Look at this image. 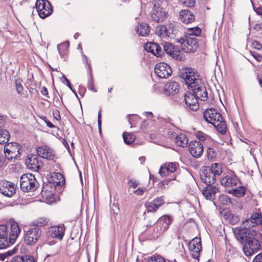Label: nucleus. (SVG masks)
<instances>
[{
	"label": "nucleus",
	"instance_id": "nucleus-1",
	"mask_svg": "<svg viewBox=\"0 0 262 262\" xmlns=\"http://www.w3.org/2000/svg\"><path fill=\"white\" fill-rule=\"evenodd\" d=\"M233 233L236 239L243 245V250L246 256L252 255L260 249L262 234L258 231H245L241 228H234Z\"/></svg>",
	"mask_w": 262,
	"mask_h": 262
},
{
	"label": "nucleus",
	"instance_id": "nucleus-2",
	"mask_svg": "<svg viewBox=\"0 0 262 262\" xmlns=\"http://www.w3.org/2000/svg\"><path fill=\"white\" fill-rule=\"evenodd\" d=\"M179 76L183 78L188 89L202 101L208 98V93L203 80L198 72L194 69L186 68L180 71Z\"/></svg>",
	"mask_w": 262,
	"mask_h": 262
},
{
	"label": "nucleus",
	"instance_id": "nucleus-3",
	"mask_svg": "<svg viewBox=\"0 0 262 262\" xmlns=\"http://www.w3.org/2000/svg\"><path fill=\"white\" fill-rule=\"evenodd\" d=\"M206 121L212 124L216 130L223 135L226 133L227 126L222 115L216 109L210 108L206 110L203 114Z\"/></svg>",
	"mask_w": 262,
	"mask_h": 262
},
{
	"label": "nucleus",
	"instance_id": "nucleus-4",
	"mask_svg": "<svg viewBox=\"0 0 262 262\" xmlns=\"http://www.w3.org/2000/svg\"><path fill=\"white\" fill-rule=\"evenodd\" d=\"M222 165L215 163L210 166L205 167L200 174L202 181L206 185H213L216 180V177L223 173Z\"/></svg>",
	"mask_w": 262,
	"mask_h": 262
},
{
	"label": "nucleus",
	"instance_id": "nucleus-5",
	"mask_svg": "<svg viewBox=\"0 0 262 262\" xmlns=\"http://www.w3.org/2000/svg\"><path fill=\"white\" fill-rule=\"evenodd\" d=\"M39 186L35 176L31 173L24 174L20 178V187L25 192H33L36 190Z\"/></svg>",
	"mask_w": 262,
	"mask_h": 262
},
{
	"label": "nucleus",
	"instance_id": "nucleus-6",
	"mask_svg": "<svg viewBox=\"0 0 262 262\" xmlns=\"http://www.w3.org/2000/svg\"><path fill=\"white\" fill-rule=\"evenodd\" d=\"M167 5V0H158V2L154 3V8L151 13L152 20L156 23H160L166 18L167 13L164 10V7Z\"/></svg>",
	"mask_w": 262,
	"mask_h": 262
},
{
	"label": "nucleus",
	"instance_id": "nucleus-7",
	"mask_svg": "<svg viewBox=\"0 0 262 262\" xmlns=\"http://www.w3.org/2000/svg\"><path fill=\"white\" fill-rule=\"evenodd\" d=\"M222 176L220 179L221 185L225 188H231L235 187L239 182V180L234 172L231 170H223Z\"/></svg>",
	"mask_w": 262,
	"mask_h": 262
},
{
	"label": "nucleus",
	"instance_id": "nucleus-8",
	"mask_svg": "<svg viewBox=\"0 0 262 262\" xmlns=\"http://www.w3.org/2000/svg\"><path fill=\"white\" fill-rule=\"evenodd\" d=\"M24 243L29 246L35 245L40 238L42 230L37 227H30L24 231Z\"/></svg>",
	"mask_w": 262,
	"mask_h": 262
},
{
	"label": "nucleus",
	"instance_id": "nucleus-9",
	"mask_svg": "<svg viewBox=\"0 0 262 262\" xmlns=\"http://www.w3.org/2000/svg\"><path fill=\"white\" fill-rule=\"evenodd\" d=\"M178 42L181 44L182 49L186 53L195 52L199 47V40L193 36H185V38H181Z\"/></svg>",
	"mask_w": 262,
	"mask_h": 262
},
{
	"label": "nucleus",
	"instance_id": "nucleus-10",
	"mask_svg": "<svg viewBox=\"0 0 262 262\" xmlns=\"http://www.w3.org/2000/svg\"><path fill=\"white\" fill-rule=\"evenodd\" d=\"M262 224V215L261 213L256 212L253 213L249 218L242 221V224L240 227L236 228H241L245 231H250L254 230L250 229L255 226Z\"/></svg>",
	"mask_w": 262,
	"mask_h": 262
},
{
	"label": "nucleus",
	"instance_id": "nucleus-11",
	"mask_svg": "<svg viewBox=\"0 0 262 262\" xmlns=\"http://www.w3.org/2000/svg\"><path fill=\"white\" fill-rule=\"evenodd\" d=\"M4 150L5 157L8 160L17 159L22 152L21 146L16 142H11L5 145Z\"/></svg>",
	"mask_w": 262,
	"mask_h": 262
},
{
	"label": "nucleus",
	"instance_id": "nucleus-12",
	"mask_svg": "<svg viewBox=\"0 0 262 262\" xmlns=\"http://www.w3.org/2000/svg\"><path fill=\"white\" fill-rule=\"evenodd\" d=\"M36 9L38 15L42 18H45L53 12L51 3L47 0H37Z\"/></svg>",
	"mask_w": 262,
	"mask_h": 262
},
{
	"label": "nucleus",
	"instance_id": "nucleus-13",
	"mask_svg": "<svg viewBox=\"0 0 262 262\" xmlns=\"http://www.w3.org/2000/svg\"><path fill=\"white\" fill-rule=\"evenodd\" d=\"M163 48L165 53L170 57L177 60H183V54L179 47L176 46L173 43L166 42L163 44Z\"/></svg>",
	"mask_w": 262,
	"mask_h": 262
},
{
	"label": "nucleus",
	"instance_id": "nucleus-14",
	"mask_svg": "<svg viewBox=\"0 0 262 262\" xmlns=\"http://www.w3.org/2000/svg\"><path fill=\"white\" fill-rule=\"evenodd\" d=\"M155 72L161 78H167L172 73L171 67L165 62L157 63L155 68Z\"/></svg>",
	"mask_w": 262,
	"mask_h": 262
},
{
	"label": "nucleus",
	"instance_id": "nucleus-15",
	"mask_svg": "<svg viewBox=\"0 0 262 262\" xmlns=\"http://www.w3.org/2000/svg\"><path fill=\"white\" fill-rule=\"evenodd\" d=\"M16 186L6 181L0 182V193L7 197H12L16 192Z\"/></svg>",
	"mask_w": 262,
	"mask_h": 262
},
{
	"label": "nucleus",
	"instance_id": "nucleus-16",
	"mask_svg": "<svg viewBox=\"0 0 262 262\" xmlns=\"http://www.w3.org/2000/svg\"><path fill=\"white\" fill-rule=\"evenodd\" d=\"M188 246L191 252L192 257L199 260L200 252L202 250L201 238H194L189 242Z\"/></svg>",
	"mask_w": 262,
	"mask_h": 262
},
{
	"label": "nucleus",
	"instance_id": "nucleus-17",
	"mask_svg": "<svg viewBox=\"0 0 262 262\" xmlns=\"http://www.w3.org/2000/svg\"><path fill=\"white\" fill-rule=\"evenodd\" d=\"M198 99L197 97L191 92L186 93L184 98L186 107L193 111L198 110L199 108Z\"/></svg>",
	"mask_w": 262,
	"mask_h": 262
},
{
	"label": "nucleus",
	"instance_id": "nucleus-18",
	"mask_svg": "<svg viewBox=\"0 0 262 262\" xmlns=\"http://www.w3.org/2000/svg\"><path fill=\"white\" fill-rule=\"evenodd\" d=\"M64 231L63 225L54 226L49 228L47 234L49 237L61 241L64 236Z\"/></svg>",
	"mask_w": 262,
	"mask_h": 262
},
{
	"label": "nucleus",
	"instance_id": "nucleus-19",
	"mask_svg": "<svg viewBox=\"0 0 262 262\" xmlns=\"http://www.w3.org/2000/svg\"><path fill=\"white\" fill-rule=\"evenodd\" d=\"M36 151L39 156L49 160H53L55 156L54 150L47 145L38 146Z\"/></svg>",
	"mask_w": 262,
	"mask_h": 262
},
{
	"label": "nucleus",
	"instance_id": "nucleus-20",
	"mask_svg": "<svg viewBox=\"0 0 262 262\" xmlns=\"http://www.w3.org/2000/svg\"><path fill=\"white\" fill-rule=\"evenodd\" d=\"M178 166V164L176 162L165 163L161 166L159 173L162 177H166L170 173H174Z\"/></svg>",
	"mask_w": 262,
	"mask_h": 262
},
{
	"label": "nucleus",
	"instance_id": "nucleus-21",
	"mask_svg": "<svg viewBox=\"0 0 262 262\" xmlns=\"http://www.w3.org/2000/svg\"><path fill=\"white\" fill-rule=\"evenodd\" d=\"M26 164L28 168L34 171H38L40 168L42 163L38 160L36 155L30 154L26 160Z\"/></svg>",
	"mask_w": 262,
	"mask_h": 262
},
{
	"label": "nucleus",
	"instance_id": "nucleus-22",
	"mask_svg": "<svg viewBox=\"0 0 262 262\" xmlns=\"http://www.w3.org/2000/svg\"><path fill=\"white\" fill-rule=\"evenodd\" d=\"M189 150L193 157L199 158L203 154V146L200 141H192L189 144Z\"/></svg>",
	"mask_w": 262,
	"mask_h": 262
},
{
	"label": "nucleus",
	"instance_id": "nucleus-23",
	"mask_svg": "<svg viewBox=\"0 0 262 262\" xmlns=\"http://www.w3.org/2000/svg\"><path fill=\"white\" fill-rule=\"evenodd\" d=\"M218 192L219 188L212 185H207L202 189V194L206 199L209 200L215 199Z\"/></svg>",
	"mask_w": 262,
	"mask_h": 262
},
{
	"label": "nucleus",
	"instance_id": "nucleus-24",
	"mask_svg": "<svg viewBox=\"0 0 262 262\" xmlns=\"http://www.w3.org/2000/svg\"><path fill=\"white\" fill-rule=\"evenodd\" d=\"M56 188L54 183L48 182L47 183H43L42 185L41 194L47 198H51L54 194Z\"/></svg>",
	"mask_w": 262,
	"mask_h": 262
},
{
	"label": "nucleus",
	"instance_id": "nucleus-25",
	"mask_svg": "<svg viewBox=\"0 0 262 262\" xmlns=\"http://www.w3.org/2000/svg\"><path fill=\"white\" fill-rule=\"evenodd\" d=\"M164 201L162 197H158L152 201L145 204V207L147 209V212H156L159 208L163 205Z\"/></svg>",
	"mask_w": 262,
	"mask_h": 262
},
{
	"label": "nucleus",
	"instance_id": "nucleus-26",
	"mask_svg": "<svg viewBox=\"0 0 262 262\" xmlns=\"http://www.w3.org/2000/svg\"><path fill=\"white\" fill-rule=\"evenodd\" d=\"M164 91L167 95H174L179 92V85L178 82L171 81L165 85Z\"/></svg>",
	"mask_w": 262,
	"mask_h": 262
},
{
	"label": "nucleus",
	"instance_id": "nucleus-27",
	"mask_svg": "<svg viewBox=\"0 0 262 262\" xmlns=\"http://www.w3.org/2000/svg\"><path fill=\"white\" fill-rule=\"evenodd\" d=\"M180 19L185 24L191 23L195 20V17L192 12L189 10H182L180 12Z\"/></svg>",
	"mask_w": 262,
	"mask_h": 262
},
{
	"label": "nucleus",
	"instance_id": "nucleus-28",
	"mask_svg": "<svg viewBox=\"0 0 262 262\" xmlns=\"http://www.w3.org/2000/svg\"><path fill=\"white\" fill-rule=\"evenodd\" d=\"M157 222L158 225L166 231L173 222V217L168 215H164L160 217Z\"/></svg>",
	"mask_w": 262,
	"mask_h": 262
},
{
	"label": "nucleus",
	"instance_id": "nucleus-29",
	"mask_svg": "<svg viewBox=\"0 0 262 262\" xmlns=\"http://www.w3.org/2000/svg\"><path fill=\"white\" fill-rule=\"evenodd\" d=\"M20 231L19 227L17 224L13 223L11 225L10 232L8 238L11 244L14 243L20 233Z\"/></svg>",
	"mask_w": 262,
	"mask_h": 262
},
{
	"label": "nucleus",
	"instance_id": "nucleus-30",
	"mask_svg": "<svg viewBox=\"0 0 262 262\" xmlns=\"http://www.w3.org/2000/svg\"><path fill=\"white\" fill-rule=\"evenodd\" d=\"M171 135L175 138L176 142L178 146L184 147L188 144V140L185 135L180 134L177 135L175 133H172Z\"/></svg>",
	"mask_w": 262,
	"mask_h": 262
},
{
	"label": "nucleus",
	"instance_id": "nucleus-31",
	"mask_svg": "<svg viewBox=\"0 0 262 262\" xmlns=\"http://www.w3.org/2000/svg\"><path fill=\"white\" fill-rule=\"evenodd\" d=\"M137 33L140 36H145L150 33V28L148 24L141 23L136 28Z\"/></svg>",
	"mask_w": 262,
	"mask_h": 262
},
{
	"label": "nucleus",
	"instance_id": "nucleus-32",
	"mask_svg": "<svg viewBox=\"0 0 262 262\" xmlns=\"http://www.w3.org/2000/svg\"><path fill=\"white\" fill-rule=\"evenodd\" d=\"M246 189L244 186H238L236 188L228 190V193L237 198L243 197L246 194Z\"/></svg>",
	"mask_w": 262,
	"mask_h": 262
},
{
	"label": "nucleus",
	"instance_id": "nucleus-33",
	"mask_svg": "<svg viewBox=\"0 0 262 262\" xmlns=\"http://www.w3.org/2000/svg\"><path fill=\"white\" fill-rule=\"evenodd\" d=\"M11 262H36L34 257L30 255H17L13 257Z\"/></svg>",
	"mask_w": 262,
	"mask_h": 262
},
{
	"label": "nucleus",
	"instance_id": "nucleus-34",
	"mask_svg": "<svg viewBox=\"0 0 262 262\" xmlns=\"http://www.w3.org/2000/svg\"><path fill=\"white\" fill-rule=\"evenodd\" d=\"M69 43L63 42L57 46L59 54L62 58H66L68 53Z\"/></svg>",
	"mask_w": 262,
	"mask_h": 262
},
{
	"label": "nucleus",
	"instance_id": "nucleus-35",
	"mask_svg": "<svg viewBox=\"0 0 262 262\" xmlns=\"http://www.w3.org/2000/svg\"><path fill=\"white\" fill-rule=\"evenodd\" d=\"M10 138V135L7 130L2 129H0V144H4L7 143Z\"/></svg>",
	"mask_w": 262,
	"mask_h": 262
},
{
	"label": "nucleus",
	"instance_id": "nucleus-36",
	"mask_svg": "<svg viewBox=\"0 0 262 262\" xmlns=\"http://www.w3.org/2000/svg\"><path fill=\"white\" fill-rule=\"evenodd\" d=\"M167 29V25L159 26L156 28V33L161 38L168 37Z\"/></svg>",
	"mask_w": 262,
	"mask_h": 262
},
{
	"label": "nucleus",
	"instance_id": "nucleus-37",
	"mask_svg": "<svg viewBox=\"0 0 262 262\" xmlns=\"http://www.w3.org/2000/svg\"><path fill=\"white\" fill-rule=\"evenodd\" d=\"M202 32L201 29L198 27L187 28L186 34L187 36H198Z\"/></svg>",
	"mask_w": 262,
	"mask_h": 262
},
{
	"label": "nucleus",
	"instance_id": "nucleus-38",
	"mask_svg": "<svg viewBox=\"0 0 262 262\" xmlns=\"http://www.w3.org/2000/svg\"><path fill=\"white\" fill-rule=\"evenodd\" d=\"M48 222L49 220L47 218L39 217L37 220L33 221L31 223V226L33 227H37L38 228H39L47 225Z\"/></svg>",
	"mask_w": 262,
	"mask_h": 262
},
{
	"label": "nucleus",
	"instance_id": "nucleus-39",
	"mask_svg": "<svg viewBox=\"0 0 262 262\" xmlns=\"http://www.w3.org/2000/svg\"><path fill=\"white\" fill-rule=\"evenodd\" d=\"M124 142L127 144H130L134 142L136 136L133 133L124 132L122 135Z\"/></svg>",
	"mask_w": 262,
	"mask_h": 262
},
{
	"label": "nucleus",
	"instance_id": "nucleus-40",
	"mask_svg": "<svg viewBox=\"0 0 262 262\" xmlns=\"http://www.w3.org/2000/svg\"><path fill=\"white\" fill-rule=\"evenodd\" d=\"M165 230L163 229L160 226L158 225V222H157L155 227L154 228V231L152 233V236L155 238H157L161 235Z\"/></svg>",
	"mask_w": 262,
	"mask_h": 262
},
{
	"label": "nucleus",
	"instance_id": "nucleus-41",
	"mask_svg": "<svg viewBox=\"0 0 262 262\" xmlns=\"http://www.w3.org/2000/svg\"><path fill=\"white\" fill-rule=\"evenodd\" d=\"M158 47V44L155 42H149L145 45V49L148 52L151 53L153 55L155 54V49Z\"/></svg>",
	"mask_w": 262,
	"mask_h": 262
},
{
	"label": "nucleus",
	"instance_id": "nucleus-42",
	"mask_svg": "<svg viewBox=\"0 0 262 262\" xmlns=\"http://www.w3.org/2000/svg\"><path fill=\"white\" fill-rule=\"evenodd\" d=\"M167 29L168 37H169L171 34L176 35L178 33V30L173 23H169L167 25Z\"/></svg>",
	"mask_w": 262,
	"mask_h": 262
},
{
	"label": "nucleus",
	"instance_id": "nucleus-43",
	"mask_svg": "<svg viewBox=\"0 0 262 262\" xmlns=\"http://www.w3.org/2000/svg\"><path fill=\"white\" fill-rule=\"evenodd\" d=\"M147 262H167L165 259L159 255H154L147 258Z\"/></svg>",
	"mask_w": 262,
	"mask_h": 262
},
{
	"label": "nucleus",
	"instance_id": "nucleus-44",
	"mask_svg": "<svg viewBox=\"0 0 262 262\" xmlns=\"http://www.w3.org/2000/svg\"><path fill=\"white\" fill-rule=\"evenodd\" d=\"M11 244L7 237H0V249L6 248Z\"/></svg>",
	"mask_w": 262,
	"mask_h": 262
},
{
	"label": "nucleus",
	"instance_id": "nucleus-45",
	"mask_svg": "<svg viewBox=\"0 0 262 262\" xmlns=\"http://www.w3.org/2000/svg\"><path fill=\"white\" fill-rule=\"evenodd\" d=\"M217 153L215 149L213 147H209L207 150V156L209 160H212L216 157Z\"/></svg>",
	"mask_w": 262,
	"mask_h": 262
},
{
	"label": "nucleus",
	"instance_id": "nucleus-46",
	"mask_svg": "<svg viewBox=\"0 0 262 262\" xmlns=\"http://www.w3.org/2000/svg\"><path fill=\"white\" fill-rule=\"evenodd\" d=\"M8 227L5 225H0V237L8 236Z\"/></svg>",
	"mask_w": 262,
	"mask_h": 262
},
{
	"label": "nucleus",
	"instance_id": "nucleus-47",
	"mask_svg": "<svg viewBox=\"0 0 262 262\" xmlns=\"http://www.w3.org/2000/svg\"><path fill=\"white\" fill-rule=\"evenodd\" d=\"M62 78L64 79V81H62V82L66 84L67 85V86L70 89V90L74 93V94L76 96L77 98L79 99L76 92L75 89H73L71 83H70V81L67 78V77L64 76H62Z\"/></svg>",
	"mask_w": 262,
	"mask_h": 262
},
{
	"label": "nucleus",
	"instance_id": "nucleus-48",
	"mask_svg": "<svg viewBox=\"0 0 262 262\" xmlns=\"http://www.w3.org/2000/svg\"><path fill=\"white\" fill-rule=\"evenodd\" d=\"M126 118L128 119V121L129 123L131 125L130 127H132L133 126L132 122V121H133L134 120H137V119H140V117L137 115L128 114L126 116Z\"/></svg>",
	"mask_w": 262,
	"mask_h": 262
},
{
	"label": "nucleus",
	"instance_id": "nucleus-49",
	"mask_svg": "<svg viewBox=\"0 0 262 262\" xmlns=\"http://www.w3.org/2000/svg\"><path fill=\"white\" fill-rule=\"evenodd\" d=\"M176 177L173 174L172 179H166L163 180L162 182V185L164 188H167L169 187V183L171 182L172 180H176Z\"/></svg>",
	"mask_w": 262,
	"mask_h": 262
},
{
	"label": "nucleus",
	"instance_id": "nucleus-50",
	"mask_svg": "<svg viewBox=\"0 0 262 262\" xmlns=\"http://www.w3.org/2000/svg\"><path fill=\"white\" fill-rule=\"evenodd\" d=\"M88 88L89 90L96 92L94 88V81L92 75H91L88 81Z\"/></svg>",
	"mask_w": 262,
	"mask_h": 262
},
{
	"label": "nucleus",
	"instance_id": "nucleus-51",
	"mask_svg": "<svg viewBox=\"0 0 262 262\" xmlns=\"http://www.w3.org/2000/svg\"><path fill=\"white\" fill-rule=\"evenodd\" d=\"M60 247L59 246H55L54 247V251L49 254H48L46 256V257H50V256H55L56 255H57V254H58L60 252Z\"/></svg>",
	"mask_w": 262,
	"mask_h": 262
},
{
	"label": "nucleus",
	"instance_id": "nucleus-52",
	"mask_svg": "<svg viewBox=\"0 0 262 262\" xmlns=\"http://www.w3.org/2000/svg\"><path fill=\"white\" fill-rule=\"evenodd\" d=\"M250 54L257 61L260 62L262 60V55L258 53L251 51Z\"/></svg>",
	"mask_w": 262,
	"mask_h": 262
},
{
	"label": "nucleus",
	"instance_id": "nucleus-53",
	"mask_svg": "<svg viewBox=\"0 0 262 262\" xmlns=\"http://www.w3.org/2000/svg\"><path fill=\"white\" fill-rule=\"evenodd\" d=\"M15 85H16V91H17V93L19 94H21L24 90L22 84H21V83L20 82V81L19 80H15Z\"/></svg>",
	"mask_w": 262,
	"mask_h": 262
},
{
	"label": "nucleus",
	"instance_id": "nucleus-54",
	"mask_svg": "<svg viewBox=\"0 0 262 262\" xmlns=\"http://www.w3.org/2000/svg\"><path fill=\"white\" fill-rule=\"evenodd\" d=\"M252 47L253 48L259 50L262 49V45L258 41L254 40L252 42Z\"/></svg>",
	"mask_w": 262,
	"mask_h": 262
},
{
	"label": "nucleus",
	"instance_id": "nucleus-55",
	"mask_svg": "<svg viewBox=\"0 0 262 262\" xmlns=\"http://www.w3.org/2000/svg\"><path fill=\"white\" fill-rule=\"evenodd\" d=\"M182 3L189 7H193L195 3V0H182Z\"/></svg>",
	"mask_w": 262,
	"mask_h": 262
},
{
	"label": "nucleus",
	"instance_id": "nucleus-56",
	"mask_svg": "<svg viewBox=\"0 0 262 262\" xmlns=\"http://www.w3.org/2000/svg\"><path fill=\"white\" fill-rule=\"evenodd\" d=\"M197 138L201 141H204L206 138V135L201 132H198L196 134Z\"/></svg>",
	"mask_w": 262,
	"mask_h": 262
},
{
	"label": "nucleus",
	"instance_id": "nucleus-57",
	"mask_svg": "<svg viewBox=\"0 0 262 262\" xmlns=\"http://www.w3.org/2000/svg\"><path fill=\"white\" fill-rule=\"evenodd\" d=\"M155 54L154 55L157 57L161 56L163 54V50H162L161 47L159 45L157 49H155Z\"/></svg>",
	"mask_w": 262,
	"mask_h": 262
},
{
	"label": "nucleus",
	"instance_id": "nucleus-58",
	"mask_svg": "<svg viewBox=\"0 0 262 262\" xmlns=\"http://www.w3.org/2000/svg\"><path fill=\"white\" fill-rule=\"evenodd\" d=\"M41 94L46 97V98L43 99L45 100H47V98H49L50 97L48 94V92L47 89L45 86H43L41 88V90L40 91Z\"/></svg>",
	"mask_w": 262,
	"mask_h": 262
},
{
	"label": "nucleus",
	"instance_id": "nucleus-59",
	"mask_svg": "<svg viewBox=\"0 0 262 262\" xmlns=\"http://www.w3.org/2000/svg\"><path fill=\"white\" fill-rule=\"evenodd\" d=\"M53 115L54 116V119H55L56 120H60L61 119L60 115V112L59 110H55L53 111Z\"/></svg>",
	"mask_w": 262,
	"mask_h": 262
},
{
	"label": "nucleus",
	"instance_id": "nucleus-60",
	"mask_svg": "<svg viewBox=\"0 0 262 262\" xmlns=\"http://www.w3.org/2000/svg\"><path fill=\"white\" fill-rule=\"evenodd\" d=\"M16 251V248H13V249L9 250L7 252L4 253V254H5V258L9 256H11L12 254L15 253Z\"/></svg>",
	"mask_w": 262,
	"mask_h": 262
},
{
	"label": "nucleus",
	"instance_id": "nucleus-61",
	"mask_svg": "<svg viewBox=\"0 0 262 262\" xmlns=\"http://www.w3.org/2000/svg\"><path fill=\"white\" fill-rule=\"evenodd\" d=\"M129 185L130 186V187H133L134 188H135L137 187V186L139 184V183L136 181V180H131L129 182Z\"/></svg>",
	"mask_w": 262,
	"mask_h": 262
},
{
	"label": "nucleus",
	"instance_id": "nucleus-62",
	"mask_svg": "<svg viewBox=\"0 0 262 262\" xmlns=\"http://www.w3.org/2000/svg\"><path fill=\"white\" fill-rule=\"evenodd\" d=\"M253 262H262V254L256 255L253 260Z\"/></svg>",
	"mask_w": 262,
	"mask_h": 262
},
{
	"label": "nucleus",
	"instance_id": "nucleus-63",
	"mask_svg": "<svg viewBox=\"0 0 262 262\" xmlns=\"http://www.w3.org/2000/svg\"><path fill=\"white\" fill-rule=\"evenodd\" d=\"M223 199L224 200L225 202L224 203L226 205H228L231 203V199H230L228 195L223 196Z\"/></svg>",
	"mask_w": 262,
	"mask_h": 262
},
{
	"label": "nucleus",
	"instance_id": "nucleus-64",
	"mask_svg": "<svg viewBox=\"0 0 262 262\" xmlns=\"http://www.w3.org/2000/svg\"><path fill=\"white\" fill-rule=\"evenodd\" d=\"M145 188H139L135 191V193L137 195H142L145 191Z\"/></svg>",
	"mask_w": 262,
	"mask_h": 262
}]
</instances>
